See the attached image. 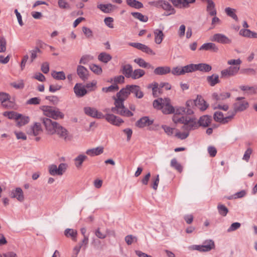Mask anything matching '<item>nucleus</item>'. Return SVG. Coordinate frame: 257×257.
Listing matches in <instances>:
<instances>
[{
	"instance_id": "obj_26",
	"label": "nucleus",
	"mask_w": 257,
	"mask_h": 257,
	"mask_svg": "<svg viewBox=\"0 0 257 257\" xmlns=\"http://www.w3.org/2000/svg\"><path fill=\"white\" fill-rule=\"evenodd\" d=\"M130 87L131 93L135 94V96L138 98H141L144 96L143 92L141 90L140 87L138 85H129Z\"/></svg>"
},
{
	"instance_id": "obj_56",
	"label": "nucleus",
	"mask_w": 257,
	"mask_h": 257,
	"mask_svg": "<svg viewBox=\"0 0 257 257\" xmlns=\"http://www.w3.org/2000/svg\"><path fill=\"white\" fill-rule=\"evenodd\" d=\"M82 30L87 38H91L93 37V32L90 28L83 27Z\"/></svg>"
},
{
	"instance_id": "obj_64",
	"label": "nucleus",
	"mask_w": 257,
	"mask_h": 257,
	"mask_svg": "<svg viewBox=\"0 0 257 257\" xmlns=\"http://www.w3.org/2000/svg\"><path fill=\"white\" fill-rule=\"evenodd\" d=\"M161 127L168 136H171L173 134L174 128L171 127L166 125H162Z\"/></svg>"
},
{
	"instance_id": "obj_41",
	"label": "nucleus",
	"mask_w": 257,
	"mask_h": 257,
	"mask_svg": "<svg viewBox=\"0 0 257 257\" xmlns=\"http://www.w3.org/2000/svg\"><path fill=\"white\" fill-rule=\"evenodd\" d=\"M145 74V72L144 70L141 69H135L134 71L133 70L132 78L133 79H138L142 76H143Z\"/></svg>"
},
{
	"instance_id": "obj_3",
	"label": "nucleus",
	"mask_w": 257,
	"mask_h": 257,
	"mask_svg": "<svg viewBox=\"0 0 257 257\" xmlns=\"http://www.w3.org/2000/svg\"><path fill=\"white\" fill-rule=\"evenodd\" d=\"M41 109L46 118H52L54 120L63 119L64 117V114L57 107L50 106H43Z\"/></svg>"
},
{
	"instance_id": "obj_12",
	"label": "nucleus",
	"mask_w": 257,
	"mask_h": 257,
	"mask_svg": "<svg viewBox=\"0 0 257 257\" xmlns=\"http://www.w3.org/2000/svg\"><path fill=\"white\" fill-rule=\"evenodd\" d=\"M171 72L174 75L179 76L184 75L187 73H190L191 69L190 64L183 67H174Z\"/></svg>"
},
{
	"instance_id": "obj_33",
	"label": "nucleus",
	"mask_w": 257,
	"mask_h": 257,
	"mask_svg": "<svg viewBox=\"0 0 257 257\" xmlns=\"http://www.w3.org/2000/svg\"><path fill=\"white\" fill-rule=\"evenodd\" d=\"M3 115L7 117L10 119H15L16 121V120L19 119L21 113L14 111H5L3 113Z\"/></svg>"
},
{
	"instance_id": "obj_58",
	"label": "nucleus",
	"mask_w": 257,
	"mask_h": 257,
	"mask_svg": "<svg viewBox=\"0 0 257 257\" xmlns=\"http://www.w3.org/2000/svg\"><path fill=\"white\" fill-rule=\"evenodd\" d=\"M11 85L16 89H23L24 87V83L23 80H19L17 82H13Z\"/></svg>"
},
{
	"instance_id": "obj_61",
	"label": "nucleus",
	"mask_w": 257,
	"mask_h": 257,
	"mask_svg": "<svg viewBox=\"0 0 257 257\" xmlns=\"http://www.w3.org/2000/svg\"><path fill=\"white\" fill-rule=\"evenodd\" d=\"M7 42L4 37L0 38V53L5 52L6 51Z\"/></svg>"
},
{
	"instance_id": "obj_7",
	"label": "nucleus",
	"mask_w": 257,
	"mask_h": 257,
	"mask_svg": "<svg viewBox=\"0 0 257 257\" xmlns=\"http://www.w3.org/2000/svg\"><path fill=\"white\" fill-rule=\"evenodd\" d=\"M212 42H217L222 44H231L232 41L225 35L221 33H217L213 35L210 38Z\"/></svg>"
},
{
	"instance_id": "obj_45",
	"label": "nucleus",
	"mask_w": 257,
	"mask_h": 257,
	"mask_svg": "<svg viewBox=\"0 0 257 257\" xmlns=\"http://www.w3.org/2000/svg\"><path fill=\"white\" fill-rule=\"evenodd\" d=\"M187 116H179L176 114H174L172 117L173 121L175 123H181L184 125L185 121H186Z\"/></svg>"
},
{
	"instance_id": "obj_34",
	"label": "nucleus",
	"mask_w": 257,
	"mask_h": 257,
	"mask_svg": "<svg viewBox=\"0 0 257 257\" xmlns=\"http://www.w3.org/2000/svg\"><path fill=\"white\" fill-rule=\"evenodd\" d=\"M111 59V56L106 52H101L98 56V60L104 63H108Z\"/></svg>"
},
{
	"instance_id": "obj_62",
	"label": "nucleus",
	"mask_w": 257,
	"mask_h": 257,
	"mask_svg": "<svg viewBox=\"0 0 257 257\" xmlns=\"http://www.w3.org/2000/svg\"><path fill=\"white\" fill-rule=\"evenodd\" d=\"M68 165L66 163H61L59 164L58 167V173H59V176L62 175L66 171Z\"/></svg>"
},
{
	"instance_id": "obj_29",
	"label": "nucleus",
	"mask_w": 257,
	"mask_h": 257,
	"mask_svg": "<svg viewBox=\"0 0 257 257\" xmlns=\"http://www.w3.org/2000/svg\"><path fill=\"white\" fill-rule=\"evenodd\" d=\"M199 49L200 50H210L215 52H217V51L218 50V48L216 45V44L213 43H204L200 47Z\"/></svg>"
},
{
	"instance_id": "obj_4",
	"label": "nucleus",
	"mask_w": 257,
	"mask_h": 257,
	"mask_svg": "<svg viewBox=\"0 0 257 257\" xmlns=\"http://www.w3.org/2000/svg\"><path fill=\"white\" fill-rule=\"evenodd\" d=\"M151 5L157 8L162 9L165 11L163 14L164 16H169L176 13L175 9L168 1L159 0L152 2Z\"/></svg>"
},
{
	"instance_id": "obj_11",
	"label": "nucleus",
	"mask_w": 257,
	"mask_h": 257,
	"mask_svg": "<svg viewBox=\"0 0 257 257\" xmlns=\"http://www.w3.org/2000/svg\"><path fill=\"white\" fill-rule=\"evenodd\" d=\"M103 118H105L110 123L116 126H119L123 122L121 118L110 113H107L105 115L103 114Z\"/></svg>"
},
{
	"instance_id": "obj_24",
	"label": "nucleus",
	"mask_w": 257,
	"mask_h": 257,
	"mask_svg": "<svg viewBox=\"0 0 257 257\" xmlns=\"http://www.w3.org/2000/svg\"><path fill=\"white\" fill-rule=\"evenodd\" d=\"M171 72V68L169 66H160L155 69L154 73L156 75H163Z\"/></svg>"
},
{
	"instance_id": "obj_50",
	"label": "nucleus",
	"mask_w": 257,
	"mask_h": 257,
	"mask_svg": "<svg viewBox=\"0 0 257 257\" xmlns=\"http://www.w3.org/2000/svg\"><path fill=\"white\" fill-rule=\"evenodd\" d=\"M124 240L127 245H131L134 242H137L138 238L136 236L130 234L126 235L124 238Z\"/></svg>"
},
{
	"instance_id": "obj_6",
	"label": "nucleus",
	"mask_w": 257,
	"mask_h": 257,
	"mask_svg": "<svg viewBox=\"0 0 257 257\" xmlns=\"http://www.w3.org/2000/svg\"><path fill=\"white\" fill-rule=\"evenodd\" d=\"M248 103L244 100V97H238L236 98V102L233 104V107L234 112H241L246 109L248 107Z\"/></svg>"
},
{
	"instance_id": "obj_57",
	"label": "nucleus",
	"mask_w": 257,
	"mask_h": 257,
	"mask_svg": "<svg viewBox=\"0 0 257 257\" xmlns=\"http://www.w3.org/2000/svg\"><path fill=\"white\" fill-rule=\"evenodd\" d=\"M241 226V224L239 222H234L227 229V232H231L238 229Z\"/></svg>"
},
{
	"instance_id": "obj_9",
	"label": "nucleus",
	"mask_w": 257,
	"mask_h": 257,
	"mask_svg": "<svg viewBox=\"0 0 257 257\" xmlns=\"http://www.w3.org/2000/svg\"><path fill=\"white\" fill-rule=\"evenodd\" d=\"M130 93L131 90L129 85H127L125 88L121 89L119 92L116 94V98H115V99L119 101V102H116L117 105H121V103L123 104L124 100L127 97Z\"/></svg>"
},
{
	"instance_id": "obj_47",
	"label": "nucleus",
	"mask_w": 257,
	"mask_h": 257,
	"mask_svg": "<svg viewBox=\"0 0 257 257\" xmlns=\"http://www.w3.org/2000/svg\"><path fill=\"white\" fill-rule=\"evenodd\" d=\"M93 59L94 57L91 55H85L80 58L79 63L85 65L89 62L93 60Z\"/></svg>"
},
{
	"instance_id": "obj_52",
	"label": "nucleus",
	"mask_w": 257,
	"mask_h": 257,
	"mask_svg": "<svg viewBox=\"0 0 257 257\" xmlns=\"http://www.w3.org/2000/svg\"><path fill=\"white\" fill-rule=\"evenodd\" d=\"M171 166L174 168L179 172H181L182 171V166L177 162L176 159H173L171 160Z\"/></svg>"
},
{
	"instance_id": "obj_17",
	"label": "nucleus",
	"mask_w": 257,
	"mask_h": 257,
	"mask_svg": "<svg viewBox=\"0 0 257 257\" xmlns=\"http://www.w3.org/2000/svg\"><path fill=\"white\" fill-rule=\"evenodd\" d=\"M230 117V116H224L223 113L220 111H216L213 115L214 120L222 124L227 123L228 119Z\"/></svg>"
},
{
	"instance_id": "obj_36",
	"label": "nucleus",
	"mask_w": 257,
	"mask_h": 257,
	"mask_svg": "<svg viewBox=\"0 0 257 257\" xmlns=\"http://www.w3.org/2000/svg\"><path fill=\"white\" fill-rule=\"evenodd\" d=\"M77 231L76 230L67 228L64 231V234L67 237H70L75 241L77 240Z\"/></svg>"
},
{
	"instance_id": "obj_48",
	"label": "nucleus",
	"mask_w": 257,
	"mask_h": 257,
	"mask_svg": "<svg viewBox=\"0 0 257 257\" xmlns=\"http://www.w3.org/2000/svg\"><path fill=\"white\" fill-rule=\"evenodd\" d=\"M217 210L220 215L225 216L228 212V209L224 205L219 204L217 206Z\"/></svg>"
},
{
	"instance_id": "obj_5",
	"label": "nucleus",
	"mask_w": 257,
	"mask_h": 257,
	"mask_svg": "<svg viewBox=\"0 0 257 257\" xmlns=\"http://www.w3.org/2000/svg\"><path fill=\"white\" fill-rule=\"evenodd\" d=\"M116 102H119V101L115 99L114 103L115 107H112L111 111L118 114L127 117H130L133 115V112L126 109L124 107L123 104L121 103V105H117Z\"/></svg>"
},
{
	"instance_id": "obj_18",
	"label": "nucleus",
	"mask_w": 257,
	"mask_h": 257,
	"mask_svg": "<svg viewBox=\"0 0 257 257\" xmlns=\"http://www.w3.org/2000/svg\"><path fill=\"white\" fill-rule=\"evenodd\" d=\"M194 104L199 109L205 110L208 107V105L201 96H197L196 99L193 101Z\"/></svg>"
},
{
	"instance_id": "obj_42",
	"label": "nucleus",
	"mask_w": 257,
	"mask_h": 257,
	"mask_svg": "<svg viewBox=\"0 0 257 257\" xmlns=\"http://www.w3.org/2000/svg\"><path fill=\"white\" fill-rule=\"evenodd\" d=\"M126 4L129 6L136 9H140L143 7V4L137 0H126Z\"/></svg>"
},
{
	"instance_id": "obj_30",
	"label": "nucleus",
	"mask_w": 257,
	"mask_h": 257,
	"mask_svg": "<svg viewBox=\"0 0 257 257\" xmlns=\"http://www.w3.org/2000/svg\"><path fill=\"white\" fill-rule=\"evenodd\" d=\"M206 80L211 86H214L220 82L219 76L216 74H213L211 76H208L206 78Z\"/></svg>"
},
{
	"instance_id": "obj_19",
	"label": "nucleus",
	"mask_w": 257,
	"mask_h": 257,
	"mask_svg": "<svg viewBox=\"0 0 257 257\" xmlns=\"http://www.w3.org/2000/svg\"><path fill=\"white\" fill-rule=\"evenodd\" d=\"M153 123V120H150L148 116H144L141 118L136 122L137 126L142 128L147 126H149Z\"/></svg>"
},
{
	"instance_id": "obj_54",
	"label": "nucleus",
	"mask_w": 257,
	"mask_h": 257,
	"mask_svg": "<svg viewBox=\"0 0 257 257\" xmlns=\"http://www.w3.org/2000/svg\"><path fill=\"white\" fill-rule=\"evenodd\" d=\"M188 249L190 251L197 250L199 252H205L203 245H191L188 246Z\"/></svg>"
},
{
	"instance_id": "obj_15",
	"label": "nucleus",
	"mask_w": 257,
	"mask_h": 257,
	"mask_svg": "<svg viewBox=\"0 0 257 257\" xmlns=\"http://www.w3.org/2000/svg\"><path fill=\"white\" fill-rule=\"evenodd\" d=\"M195 0H172V3L174 6L180 8H186L190 4H193Z\"/></svg>"
},
{
	"instance_id": "obj_2",
	"label": "nucleus",
	"mask_w": 257,
	"mask_h": 257,
	"mask_svg": "<svg viewBox=\"0 0 257 257\" xmlns=\"http://www.w3.org/2000/svg\"><path fill=\"white\" fill-rule=\"evenodd\" d=\"M153 106L155 108L161 109L165 114H171L174 112V107L170 104V99L168 98H160L153 102Z\"/></svg>"
},
{
	"instance_id": "obj_49",
	"label": "nucleus",
	"mask_w": 257,
	"mask_h": 257,
	"mask_svg": "<svg viewBox=\"0 0 257 257\" xmlns=\"http://www.w3.org/2000/svg\"><path fill=\"white\" fill-rule=\"evenodd\" d=\"M89 69L95 74L99 75L101 74L102 70V68L99 65L91 64L89 65Z\"/></svg>"
},
{
	"instance_id": "obj_39",
	"label": "nucleus",
	"mask_w": 257,
	"mask_h": 257,
	"mask_svg": "<svg viewBox=\"0 0 257 257\" xmlns=\"http://www.w3.org/2000/svg\"><path fill=\"white\" fill-rule=\"evenodd\" d=\"M224 11L228 16L231 17L235 21H238V19L237 15L235 14V9L231 8L230 7H227L225 9Z\"/></svg>"
},
{
	"instance_id": "obj_46",
	"label": "nucleus",
	"mask_w": 257,
	"mask_h": 257,
	"mask_svg": "<svg viewBox=\"0 0 257 257\" xmlns=\"http://www.w3.org/2000/svg\"><path fill=\"white\" fill-rule=\"evenodd\" d=\"M131 15L136 19L143 22H146L148 20V18L147 16L143 15L140 13L133 12L131 13Z\"/></svg>"
},
{
	"instance_id": "obj_25",
	"label": "nucleus",
	"mask_w": 257,
	"mask_h": 257,
	"mask_svg": "<svg viewBox=\"0 0 257 257\" xmlns=\"http://www.w3.org/2000/svg\"><path fill=\"white\" fill-rule=\"evenodd\" d=\"M163 29L164 27H163L162 30L155 29L154 31L155 36V42L157 44H161L164 39V35L163 33Z\"/></svg>"
},
{
	"instance_id": "obj_60",
	"label": "nucleus",
	"mask_w": 257,
	"mask_h": 257,
	"mask_svg": "<svg viewBox=\"0 0 257 257\" xmlns=\"http://www.w3.org/2000/svg\"><path fill=\"white\" fill-rule=\"evenodd\" d=\"M118 88L117 85L113 84L107 87H103L102 90L104 92H108L117 90Z\"/></svg>"
},
{
	"instance_id": "obj_38",
	"label": "nucleus",
	"mask_w": 257,
	"mask_h": 257,
	"mask_svg": "<svg viewBox=\"0 0 257 257\" xmlns=\"http://www.w3.org/2000/svg\"><path fill=\"white\" fill-rule=\"evenodd\" d=\"M134 62L141 67L145 68H153V67L150 63L146 62L143 59L137 58L134 60Z\"/></svg>"
},
{
	"instance_id": "obj_28",
	"label": "nucleus",
	"mask_w": 257,
	"mask_h": 257,
	"mask_svg": "<svg viewBox=\"0 0 257 257\" xmlns=\"http://www.w3.org/2000/svg\"><path fill=\"white\" fill-rule=\"evenodd\" d=\"M103 147H98L87 150L86 151V154L90 156H98L103 153Z\"/></svg>"
},
{
	"instance_id": "obj_22",
	"label": "nucleus",
	"mask_w": 257,
	"mask_h": 257,
	"mask_svg": "<svg viewBox=\"0 0 257 257\" xmlns=\"http://www.w3.org/2000/svg\"><path fill=\"white\" fill-rule=\"evenodd\" d=\"M230 96V93L229 92H222L220 93H214L212 94L213 99L217 102L222 101L229 98Z\"/></svg>"
},
{
	"instance_id": "obj_37",
	"label": "nucleus",
	"mask_w": 257,
	"mask_h": 257,
	"mask_svg": "<svg viewBox=\"0 0 257 257\" xmlns=\"http://www.w3.org/2000/svg\"><path fill=\"white\" fill-rule=\"evenodd\" d=\"M206 11L210 16H216L217 12L215 8V4L213 1H208Z\"/></svg>"
},
{
	"instance_id": "obj_55",
	"label": "nucleus",
	"mask_w": 257,
	"mask_h": 257,
	"mask_svg": "<svg viewBox=\"0 0 257 257\" xmlns=\"http://www.w3.org/2000/svg\"><path fill=\"white\" fill-rule=\"evenodd\" d=\"M10 98V95L6 92H0V102L2 106Z\"/></svg>"
},
{
	"instance_id": "obj_35",
	"label": "nucleus",
	"mask_w": 257,
	"mask_h": 257,
	"mask_svg": "<svg viewBox=\"0 0 257 257\" xmlns=\"http://www.w3.org/2000/svg\"><path fill=\"white\" fill-rule=\"evenodd\" d=\"M30 121V117L28 116L23 115L21 114L19 119L16 120L17 126L21 127L28 123Z\"/></svg>"
},
{
	"instance_id": "obj_32",
	"label": "nucleus",
	"mask_w": 257,
	"mask_h": 257,
	"mask_svg": "<svg viewBox=\"0 0 257 257\" xmlns=\"http://www.w3.org/2000/svg\"><path fill=\"white\" fill-rule=\"evenodd\" d=\"M205 252H208L215 248V243L212 239H207L203 242L202 244Z\"/></svg>"
},
{
	"instance_id": "obj_21",
	"label": "nucleus",
	"mask_w": 257,
	"mask_h": 257,
	"mask_svg": "<svg viewBox=\"0 0 257 257\" xmlns=\"http://www.w3.org/2000/svg\"><path fill=\"white\" fill-rule=\"evenodd\" d=\"M42 132L41 125L39 122H35L34 125L31 126L29 133L34 136L39 135Z\"/></svg>"
},
{
	"instance_id": "obj_16",
	"label": "nucleus",
	"mask_w": 257,
	"mask_h": 257,
	"mask_svg": "<svg viewBox=\"0 0 257 257\" xmlns=\"http://www.w3.org/2000/svg\"><path fill=\"white\" fill-rule=\"evenodd\" d=\"M77 74L79 78L83 81L87 80L89 77L88 70L84 66L82 65L77 66Z\"/></svg>"
},
{
	"instance_id": "obj_44",
	"label": "nucleus",
	"mask_w": 257,
	"mask_h": 257,
	"mask_svg": "<svg viewBox=\"0 0 257 257\" xmlns=\"http://www.w3.org/2000/svg\"><path fill=\"white\" fill-rule=\"evenodd\" d=\"M52 76L57 80H64L66 78L65 74L63 71H53L51 73Z\"/></svg>"
},
{
	"instance_id": "obj_20",
	"label": "nucleus",
	"mask_w": 257,
	"mask_h": 257,
	"mask_svg": "<svg viewBox=\"0 0 257 257\" xmlns=\"http://www.w3.org/2000/svg\"><path fill=\"white\" fill-rule=\"evenodd\" d=\"M74 91L78 97H82L87 93V90L84 86L79 83L75 84L74 87Z\"/></svg>"
},
{
	"instance_id": "obj_43",
	"label": "nucleus",
	"mask_w": 257,
	"mask_h": 257,
	"mask_svg": "<svg viewBox=\"0 0 257 257\" xmlns=\"http://www.w3.org/2000/svg\"><path fill=\"white\" fill-rule=\"evenodd\" d=\"M6 109H16L17 106L15 102L11 100V97L2 106Z\"/></svg>"
},
{
	"instance_id": "obj_59",
	"label": "nucleus",
	"mask_w": 257,
	"mask_h": 257,
	"mask_svg": "<svg viewBox=\"0 0 257 257\" xmlns=\"http://www.w3.org/2000/svg\"><path fill=\"white\" fill-rule=\"evenodd\" d=\"M40 102L41 99L39 97H35L28 99L26 102V104L37 105L39 104L40 103Z\"/></svg>"
},
{
	"instance_id": "obj_27",
	"label": "nucleus",
	"mask_w": 257,
	"mask_h": 257,
	"mask_svg": "<svg viewBox=\"0 0 257 257\" xmlns=\"http://www.w3.org/2000/svg\"><path fill=\"white\" fill-rule=\"evenodd\" d=\"M114 6L111 4H99L97 6V8L100 9L104 13H110L114 9Z\"/></svg>"
},
{
	"instance_id": "obj_8",
	"label": "nucleus",
	"mask_w": 257,
	"mask_h": 257,
	"mask_svg": "<svg viewBox=\"0 0 257 257\" xmlns=\"http://www.w3.org/2000/svg\"><path fill=\"white\" fill-rule=\"evenodd\" d=\"M84 112L86 115L93 118H103V114L99 111L96 108L86 106L84 108Z\"/></svg>"
},
{
	"instance_id": "obj_31",
	"label": "nucleus",
	"mask_w": 257,
	"mask_h": 257,
	"mask_svg": "<svg viewBox=\"0 0 257 257\" xmlns=\"http://www.w3.org/2000/svg\"><path fill=\"white\" fill-rule=\"evenodd\" d=\"M133 70V67L130 64H125L121 66L122 73L126 78H131Z\"/></svg>"
},
{
	"instance_id": "obj_13",
	"label": "nucleus",
	"mask_w": 257,
	"mask_h": 257,
	"mask_svg": "<svg viewBox=\"0 0 257 257\" xmlns=\"http://www.w3.org/2000/svg\"><path fill=\"white\" fill-rule=\"evenodd\" d=\"M10 196L12 198H16L21 202L24 201L25 197L22 189L20 187H17L15 189L12 190L10 193Z\"/></svg>"
},
{
	"instance_id": "obj_14",
	"label": "nucleus",
	"mask_w": 257,
	"mask_h": 257,
	"mask_svg": "<svg viewBox=\"0 0 257 257\" xmlns=\"http://www.w3.org/2000/svg\"><path fill=\"white\" fill-rule=\"evenodd\" d=\"M197 127V122L194 118L187 117L184 125L182 127L183 130L189 131Z\"/></svg>"
},
{
	"instance_id": "obj_40",
	"label": "nucleus",
	"mask_w": 257,
	"mask_h": 257,
	"mask_svg": "<svg viewBox=\"0 0 257 257\" xmlns=\"http://www.w3.org/2000/svg\"><path fill=\"white\" fill-rule=\"evenodd\" d=\"M87 159V157L83 154L79 155L74 159L75 165L77 168L81 166L83 162Z\"/></svg>"
},
{
	"instance_id": "obj_1",
	"label": "nucleus",
	"mask_w": 257,
	"mask_h": 257,
	"mask_svg": "<svg viewBox=\"0 0 257 257\" xmlns=\"http://www.w3.org/2000/svg\"><path fill=\"white\" fill-rule=\"evenodd\" d=\"M41 121L47 134H56L65 141L70 140L71 137L68 131L58 122L46 117H42Z\"/></svg>"
},
{
	"instance_id": "obj_23",
	"label": "nucleus",
	"mask_w": 257,
	"mask_h": 257,
	"mask_svg": "<svg viewBox=\"0 0 257 257\" xmlns=\"http://www.w3.org/2000/svg\"><path fill=\"white\" fill-rule=\"evenodd\" d=\"M212 120L211 116L208 115H204L201 116L198 120V123L200 126L203 127L208 126Z\"/></svg>"
},
{
	"instance_id": "obj_51",
	"label": "nucleus",
	"mask_w": 257,
	"mask_h": 257,
	"mask_svg": "<svg viewBox=\"0 0 257 257\" xmlns=\"http://www.w3.org/2000/svg\"><path fill=\"white\" fill-rule=\"evenodd\" d=\"M49 172L52 176H59L58 167L56 165H51L49 166Z\"/></svg>"
},
{
	"instance_id": "obj_63",
	"label": "nucleus",
	"mask_w": 257,
	"mask_h": 257,
	"mask_svg": "<svg viewBox=\"0 0 257 257\" xmlns=\"http://www.w3.org/2000/svg\"><path fill=\"white\" fill-rule=\"evenodd\" d=\"M89 241V237L88 236H85L84 237H83V239L77 245L78 246H80V248H82L83 247L85 249L87 247V245Z\"/></svg>"
},
{
	"instance_id": "obj_10",
	"label": "nucleus",
	"mask_w": 257,
	"mask_h": 257,
	"mask_svg": "<svg viewBox=\"0 0 257 257\" xmlns=\"http://www.w3.org/2000/svg\"><path fill=\"white\" fill-rule=\"evenodd\" d=\"M190 66L191 72L197 70L204 72H208L212 69L211 66L206 63H199L197 64H190Z\"/></svg>"
},
{
	"instance_id": "obj_53",
	"label": "nucleus",
	"mask_w": 257,
	"mask_h": 257,
	"mask_svg": "<svg viewBox=\"0 0 257 257\" xmlns=\"http://www.w3.org/2000/svg\"><path fill=\"white\" fill-rule=\"evenodd\" d=\"M193 104V102L191 100H188L186 103V107L185 108V112L187 114L190 115L193 113V111L191 108V106Z\"/></svg>"
}]
</instances>
